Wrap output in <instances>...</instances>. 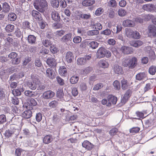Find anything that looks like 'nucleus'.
<instances>
[{"label":"nucleus","mask_w":156,"mask_h":156,"mask_svg":"<svg viewBox=\"0 0 156 156\" xmlns=\"http://www.w3.org/2000/svg\"><path fill=\"white\" fill-rule=\"evenodd\" d=\"M35 8L40 12H44L48 6L46 0H36L34 3Z\"/></svg>","instance_id":"f257e3e1"},{"label":"nucleus","mask_w":156,"mask_h":156,"mask_svg":"<svg viewBox=\"0 0 156 156\" xmlns=\"http://www.w3.org/2000/svg\"><path fill=\"white\" fill-rule=\"evenodd\" d=\"M137 59L135 57L130 58H124L122 61V65L124 67H129V68L133 69L136 66Z\"/></svg>","instance_id":"f03ea898"},{"label":"nucleus","mask_w":156,"mask_h":156,"mask_svg":"<svg viewBox=\"0 0 156 156\" xmlns=\"http://www.w3.org/2000/svg\"><path fill=\"white\" fill-rule=\"evenodd\" d=\"M31 80L28 82L27 85L30 89L35 90L40 83V81L37 76L34 75L31 76Z\"/></svg>","instance_id":"7ed1b4c3"},{"label":"nucleus","mask_w":156,"mask_h":156,"mask_svg":"<svg viewBox=\"0 0 156 156\" xmlns=\"http://www.w3.org/2000/svg\"><path fill=\"white\" fill-rule=\"evenodd\" d=\"M125 34L127 37L135 39H138L140 37V34L138 31H133L129 28L126 29Z\"/></svg>","instance_id":"20e7f679"},{"label":"nucleus","mask_w":156,"mask_h":156,"mask_svg":"<svg viewBox=\"0 0 156 156\" xmlns=\"http://www.w3.org/2000/svg\"><path fill=\"white\" fill-rule=\"evenodd\" d=\"M17 54L16 52H12L8 55V57L11 59L12 63L13 64L17 65L19 63L20 60L17 58Z\"/></svg>","instance_id":"39448f33"},{"label":"nucleus","mask_w":156,"mask_h":156,"mask_svg":"<svg viewBox=\"0 0 156 156\" xmlns=\"http://www.w3.org/2000/svg\"><path fill=\"white\" fill-rule=\"evenodd\" d=\"M148 34L151 37H156V27L153 25H150L148 27Z\"/></svg>","instance_id":"423d86ee"},{"label":"nucleus","mask_w":156,"mask_h":156,"mask_svg":"<svg viewBox=\"0 0 156 156\" xmlns=\"http://www.w3.org/2000/svg\"><path fill=\"white\" fill-rule=\"evenodd\" d=\"M120 51L124 54H130L133 53V50L130 47L126 46H122L120 49Z\"/></svg>","instance_id":"0eeeda50"},{"label":"nucleus","mask_w":156,"mask_h":156,"mask_svg":"<svg viewBox=\"0 0 156 156\" xmlns=\"http://www.w3.org/2000/svg\"><path fill=\"white\" fill-rule=\"evenodd\" d=\"M132 93V91L131 90H128L124 94L122 98L121 99V102L122 103L125 104L126 103L129 99Z\"/></svg>","instance_id":"6e6552de"},{"label":"nucleus","mask_w":156,"mask_h":156,"mask_svg":"<svg viewBox=\"0 0 156 156\" xmlns=\"http://www.w3.org/2000/svg\"><path fill=\"white\" fill-rule=\"evenodd\" d=\"M31 14L33 17L36 20L41 21L42 19L41 14L37 10H32L31 12Z\"/></svg>","instance_id":"1a4fd4ad"},{"label":"nucleus","mask_w":156,"mask_h":156,"mask_svg":"<svg viewBox=\"0 0 156 156\" xmlns=\"http://www.w3.org/2000/svg\"><path fill=\"white\" fill-rule=\"evenodd\" d=\"M113 70L115 73L117 74L122 75L124 73L122 68L117 64L113 66Z\"/></svg>","instance_id":"9d476101"},{"label":"nucleus","mask_w":156,"mask_h":156,"mask_svg":"<svg viewBox=\"0 0 156 156\" xmlns=\"http://www.w3.org/2000/svg\"><path fill=\"white\" fill-rule=\"evenodd\" d=\"M55 93L51 90H48L44 92L43 94V98L45 99H49L53 97L55 95Z\"/></svg>","instance_id":"9b49d317"},{"label":"nucleus","mask_w":156,"mask_h":156,"mask_svg":"<svg viewBox=\"0 0 156 156\" xmlns=\"http://www.w3.org/2000/svg\"><path fill=\"white\" fill-rule=\"evenodd\" d=\"M105 51H106V49L103 47L100 48L97 53V58H100L105 57Z\"/></svg>","instance_id":"f8f14e48"},{"label":"nucleus","mask_w":156,"mask_h":156,"mask_svg":"<svg viewBox=\"0 0 156 156\" xmlns=\"http://www.w3.org/2000/svg\"><path fill=\"white\" fill-rule=\"evenodd\" d=\"M16 129H15L12 126H11L10 129L6 130L5 133V136L7 138H9L12 136V134L15 132Z\"/></svg>","instance_id":"ddd939ff"},{"label":"nucleus","mask_w":156,"mask_h":156,"mask_svg":"<svg viewBox=\"0 0 156 156\" xmlns=\"http://www.w3.org/2000/svg\"><path fill=\"white\" fill-rule=\"evenodd\" d=\"M51 15L52 19L54 21L58 22L60 21V17L57 11L55 10L52 11L51 12Z\"/></svg>","instance_id":"4468645a"},{"label":"nucleus","mask_w":156,"mask_h":156,"mask_svg":"<svg viewBox=\"0 0 156 156\" xmlns=\"http://www.w3.org/2000/svg\"><path fill=\"white\" fill-rule=\"evenodd\" d=\"M99 67L104 69L108 68L109 65L108 61L107 59L101 60L98 62Z\"/></svg>","instance_id":"2eb2a0df"},{"label":"nucleus","mask_w":156,"mask_h":156,"mask_svg":"<svg viewBox=\"0 0 156 156\" xmlns=\"http://www.w3.org/2000/svg\"><path fill=\"white\" fill-rule=\"evenodd\" d=\"M47 63L50 67L54 68L57 65L56 60L53 58H48L47 60Z\"/></svg>","instance_id":"dca6fc26"},{"label":"nucleus","mask_w":156,"mask_h":156,"mask_svg":"<svg viewBox=\"0 0 156 156\" xmlns=\"http://www.w3.org/2000/svg\"><path fill=\"white\" fill-rule=\"evenodd\" d=\"M46 75L49 79H53L55 77V73L53 69L50 68L47 69Z\"/></svg>","instance_id":"f3484780"},{"label":"nucleus","mask_w":156,"mask_h":156,"mask_svg":"<svg viewBox=\"0 0 156 156\" xmlns=\"http://www.w3.org/2000/svg\"><path fill=\"white\" fill-rule=\"evenodd\" d=\"M82 146L88 150H91L93 147V145L90 142L86 140L82 143Z\"/></svg>","instance_id":"a211bd4d"},{"label":"nucleus","mask_w":156,"mask_h":156,"mask_svg":"<svg viewBox=\"0 0 156 156\" xmlns=\"http://www.w3.org/2000/svg\"><path fill=\"white\" fill-rule=\"evenodd\" d=\"M65 57L66 61L68 63H71L74 59V56L72 52L69 51L66 54Z\"/></svg>","instance_id":"6ab92c4d"},{"label":"nucleus","mask_w":156,"mask_h":156,"mask_svg":"<svg viewBox=\"0 0 156 156\" xmlns=\"http://www.w3.org/2000/svg\"><path fill=\"white\" fill-rule=\"evenodd\" d=\"M123 25L125 27H134L135 25L134 22L131 20H124L122 23Z\"/></svg>","instance_id":"aec40b11"},{"label":"nucleus","mask_w":156,"mask_h":156,"mask_svg":"<svg viewBox=\"0 0 156 156\" xmlns=\"http://www.w3.org/2000/svg\"><path fill=\"white\" fill-rule=\"evenodd\" d=\"M154 4H146L143 5L142 8L144 10L153 12Z\"/></svg>","instance_id":"412c9836"},{"label":"nucleus","mask_w":156,"mask_h":156,"mask_svg":"<svg viewBox=\"0 0 156 156\" xmlns=\"http://www.w3.org/2000/svg\"><path fill=\"white\" fill-rule=\"evenodd\" d=\"M72 36V33L67 34L62 37L61 39V41L63 42H67L71 39Z\"/></svg>","instance_id":"4be33fe9"},{"label":"nucleus","mask_w":156,"mask_h":156,"mask_svg":"<svg viewBox=\"0 0 156 156\" xmlns=\"http://www.w3.org/2000/svg\"><path fill=\"white\" fill-rule=\"evenodd\" d=\"M94 0H83L82 2V5L85 7H88L94 4Z\"/></svg>","instance_id":"5701e85b"},{"label":"nucleus","mask_w":156,"mask_h":156,"mask_svg":"<svg viewBox=\"0 0 156 156\" xmlns=\"http://www.w3.org/2000/svg\"><path fill=\"white\" fill-rule=\"evenodd\" d=\"M58 72L59 74L62 76H66L67 75V69L64 66L60 67Z\"/></svg>","instance_id":"b1692460"},{"label":"nucleus","mask_w":156,"mask_h":156,"mask_svg":"<svg viewBox=\"0 0 156 156\" xmlns=\"http://www.w3.org/2000/svg\"><path fill=\"white\" fill-rule=\"evenodd\" d=\"M107 98L110 105H111V104L114 105L115 104L117 101V98L112 95H108Z\"/></svg>","instance_id":"393cba45"},{"label":"nucleus","mask_w":156,"mask_h":156,"mask_svg":"<svg viewBox=\"0 0 156 156\" xmlns=\"http://www.w3.org/2000/svg\"><path fill=\"white\" fill-rule=\"evenodd\" d=\"M143 42L139 40L133 41L130 42V45L136 48L139 47L141 46L143 44Z\"/></svg>","instance_id":"a878e982"},{"label":"nucleus","mask_w":156,"mask_h":156,"mask_svg":"<svg viewBox=\"0 0 156 156\" xmlns=\"http://www.w3.org/2000/svg\"><path fill=\"white\" fill-rule=\"evenodd\" d=\"M32 112L30 110L25 111L22 114V116L26 119H29L32 115Z\"/></svg>","instance_id":"bb28decb"},{"label":"nucleus","mask_w":156,"mask_h":156,"mask_svg":"<svg viewBox=\"0 0 156 156\" xmlns=\"http://www.w3.org/2000/svg\"><path fill=\"white\" fill-rule=\"evenodd\" d=\"M15 26L14 25L11 24H9L6 26L5 28V30L7 33L12 32L14 31Z\"/></svg>","instance_id":"cd10ccee"},{"label":"nucleus","mask_w":156,"mask_h":156,"mask_svg":"<svg viewBox=\"0 0 156 156\" xmlns=\"http://www.w3.org/2000/svg\"><path fill=\"white\" fill-rule=\"evenodd\" d=\"M121 83L122 88L123 90H125L127 89L129 85L127 80L124 79L121 80Z\"/></svg>","instance_id":"c85d7f7f"},{"label":"nucleus","mask_w":156,"mask_h":156,"mask_svg":"<svg viewBox=\"0 0 156 156\" xmlns=\"http://www.w3.org/2000/svg\"><path fill=\"white\" fill-rule=\"evenodd\" d=\"M147 77V75L144 72L139 73L136 75V79L138 80L144 79Z\"/></svg>","instance_id":"c756f323"},{"label":"nucleus","mask_w":156,"mask_h":156,"mask_svg":"<svg viewBox=\"0 0 156 156\" xmlns=\"http://www.w3.org/2000/svg\"><path fill=\"white\" fill-rule=\"evenodd\" d=\"M27 40L29 43L31 44H35L36 41V37L33 35H30L28 37Z\"/></svg>","instance_id":"7c9ffc66"},{"label":"nucleus","mask_w":156,"mask_h":156,"mask_svg":"<svg viewBox=\"0 0 156 156\" xmlns=\"http://www.w3.org/2000/svg\"><path fill=\"white\" fill-rule=\"evenodd\" d=\"M3 11L5 13H8L9 12L10 9V6L7 2H4L2 4Z\"/></svg>","instance_id":"2f4dec72"},{"label":"nucleus","mask_w":156,"mask_h":156,"mask_svg":"<svg viewBox=\"0 0 156 156\" xmlns=\"http://www.w3.org/2000/svg\"><path fill=\"white\" fill-rule=\"evenodd\" d=\"M52 136L51 135H48L45 136L44 138L43 142L45 144H48L51 142Z\"/></svg>","instance_id":"473e14b6"},{"label":"nucleus","mask_w":156,"mask_h":156,"mask_svg":"<svg viewBox=\"0 0 156 156\" xmlns=\"http://www.w3.org/2000/svg\"><path fill=\"white\" fill-rule=\"evenodd\" d=\"M4 39L9 44H12L13 42L12 36L11 34H8L6 36L4 37Z\"/></svg>","instance_id":"72a5a7b5"},{"label":"nucleus","mask_w":156,"mask_h":156,"mask_svg":"<svg viewBox=\"0 0 156 156\" xmlns=\"http://www.w3.org/2000/svg\"><path fill=\"white\" fill-rule=\"evenodd\" d=\"M89 43L88 45L92 49H95L98 46V43L94 41H92L90 42H88Z\"/></svg>","instance_id":"f704fd0d"},{"label":"nucleus","mask_w":156,"mask_h":156,"mask_svg":"<svg viewBox=\"0 0 156 156\" xmlns=\"http://www.w3.org/2000/svg\"><path fill=\"white\" fill-rule=\"evenodd\" d=\"M16 15L13 12L9 13L8 16V19L10 21H14L16 19Z\"/></svg>","instance_id":"c9c22d12"},{"label":"nucleus","mask_w":156,"mask_h":156,"mask_svg":"<svg viewBox=\"0 0 156 156\" xmlns=\"http://www.w3.org/2000/svg\"><path fill=\"white\" fill-rule=\"evenodd\" d=\"M65 32V31L63 30H57L54 33L55 36L56 37H60L63 35Z\"/></svg>","instance_id":"e433bc0d"},{"label":"nucleus","mask_w":156,"mask_h":156,"mask_svg":"<svg viewBox=\"0 0 156 156\" xmlns=\"http://www.w3.org/2000/svg\"><path fill=\"white\" fill-rule=\"evenodd\" d=\"M148 72L151 75H154L156 72V66H151L149 69Z\"/></svg>","instance_id":"4c0bfd02"},{"label":"nucleus","mask_w":156,"mask_h":156,"mask_svg":"<svg viewBox=\"0 0 156 156\" xmlns=\"http://www.w3.org/2000/svg\"><path fill=\"white\" fill-rule=\"evenodd\" d=\"M58 103V100H54L51 101L48 104V105L51 108H55L57 106Z\"/></svg>","instance_id":"58836bf2"},{"label":"nucleus","mask_w":156,"mask_h":156,"mask_svg":"<svg viewBox=\"0 0 156 156\" xmlns=\"http://www.w3.org/2000/svg\"><path fill=\"white\" fill-rule=\"evenodd\" d=\"M118 132V129L116 127H114L110 130L109 134L111 136H113L116 135Z\"/></svg>","instance_id":"ea45409f"},{"label":"nucleus","mask_w":156,"mask_h":156,"mask_svg":"<svg viewBox=\"0 0 156 156\" xmlns=\"http://www.w3.org/2000/svg\"><path fill=\"white\" fill-rule=\"evenodd\" d=\"M56 95L57 97L60 98H62L64 96L63 89H58L56 92Z\"/></svg>","instance_id":"a19ab883"},{"label":"nucleus","mask_w":156,"mask_h":156,"mask_svg":"<svg viewBox=\"0 0 156 156\" xmlns=\"http://www.w3.org/2000/svg\"><path fill=\"white\" fill-rule=\"evenodd\" d=\"M43 44L46 47H48L51 45L52 43L50 39H45L42 41Z\"/></svg>","instance_id":"79ce46f5"},{"label":"nucleus","mask_w":156,"mask_h":156,"mask_svg":"<svg viewBox=\"0 0 156 156\" xmlns=\"http://www.w3.org/2000/svg\"><path fill=\"white\" fill-rule=\"evenodd\" d=\"M99 33V31L96 30H89L87 32V35L91 36L98 35Z\"/></svg>","instance_id":"37998d69"},{"label":"nucleus","mask_w":156,"mask_h":156,"mask_svg":"<svg viewBox=\"0 0 156 156\" xmlns=\"http://www.w3.org/2000/svg\"><path fill=\"white\" fill-rule=\"evenodd\" d=\"M28 104L32 106H34L37 105V102L33 98H30L28 100L27 102Z\"/></svg>","instance_id":"c03bdc74"},{"label":"nucleus","mask_w":156,"mask_h":156,"mask_svg":"<svg viewBox=\"0 0 156 156\" xmlns=\"http://www.w3.org/2000/svg\"><path fill=\"white\" fill-rule=\"evenodd\" d=\"M154 16L152 15L148 14L145 16V18H147L148 20L150 19H152V22L154 24L156 25V18L154 17Z\"/></svg>","instance_id":"a18cd8bd"},{"label":"nucleus","mask_w":156,"mask_h":156,"mask_svg":"<svg viewBox=\"0 0 156 156\" xmlns=\"http://www.w3.org/2000/svg\"><path fill=\"white\" fill-rule=\"evenodd\" d=\"M50 3L54 8H57L59 6V2L58 0H51Z\"/></svg>","instance_id":"49530a36"},{"label":"nucleus","mask_w":156,"mask_h":156,"mask_svg":"<svg viewBox=\"0 0 156 156\" xmlns=\"http://www.w3.org/2000/svg\"><path fill=\"white\" fill-rule=\"evenodd\" d=\"M79 79V77L74 76H72L70 79V82L72 84H75L77 82Z\"/></svg>","instance_id":"de8ad7c7"},{"label":"nucleus","mask_w":156,"mask_h":156,"mask_svg":"<svg viewBox=\"0 0 156 156\" xmlns=\"http://www.w3.org/2000/svg\"><path fill=\"white\" fill-rule=\"evenodd\" d=\"M25 94L27 97H34L35 96V92L29 90H26L24 92Z\"/></svg>","instance_id":"09e8293b"},{"label":"nucleus","mask_w":156,"mask_h":156,"mask_svg":"<svg viewBox=\"0 0 156 156\" xmlns=\"http://www.w3.org/2000/svg\"><path fill=\"white\" fill-rule=\"evenodd\" d=\"M92 70V69L91 67H88L85 68L82 72V73L83 74L86 75L89 73Z\"/></svg>","instance_id":"8fccbe9b"},{"label":"nucleus","mask_w":156,"mask_h":156,"mask_svg":"<svg viewBox=\"0 0 156 156\" xmlns=\"http://www.w3.org/2000/svg\"><path fill=\"white\" fill-rule=\"evenodd\" d=\"M113 85L115 88L117 90H119L120 89V86L119 82L117 80H115L113 83Z\"/></svg>","instance_id":"3c124183"},{"label":"nucleus","mask_w":156,"mask_h":156,"mask_svg":"<svg viewBox=\"0 0 156 156\" xmlns=\"http://www.w3.org/2000/svg\"><path fill=\"white\" fill-rule=\"evenodd\" d=\"M118 15L122 17L125 16L126 14V11L124 9L122 8L118 10Z\"/></svg>","instance_id":"603ef678"},{"label":"nucleus","mask_w":156,"mask_h":156,"mask_svg":"<svg viewBox=\"0 0 156 156\" xmlns=\"http://www.w3.org/2000/svg\"><path fill=\"white\" fill-rule=\"evenodd\" d=\"M86 63V59L83 58H80L78 59L77 63L79 65H84Z\"/></svg>","instance_id":"864d4df0"},{"label":"nucleus","mask_w":156,"mask_h":156,"mask_svg":"<svg viewBox=\"0 0 156 156\" xmlns=\"http://www.w3.org/2000/svg\"><path fill=\"white\" fill-rule=\"evenodd\" d=\"M104 11L103 9L101 7L98 8L95 12V14L97 16H100Z\"/></svg>","instance_id":"5fc2aeb1"},{"label":"nucleus","mask_w":156,"mask_h":156,"mask_svg":"<svg viewBox=\"0 0 156 156\" xmlns=\"http://www.w3.org/2000/svg\"><path fill=\"white\" fill-rule=\"evenodd\" d=\"M108 5L110 7L114 8L116 7L117 4L115 0H111L108 2Z\"/></svg>","instance_id":"6e6d98bb"},{"label":"nucleus","mask_w":156,"mask_h":156,"mask_svg":"<svg viewBox=\"0 0 156 156\" xmlns=\"http://www.w3.org/2000/svg\"><path fill=\"white\" fill-rule=\"evenodd\" d=\"M103 84L102 83H98L94 85L93 88L94 90H98L103 87Z\"/></svg>","instance_id":"4d7b16f0"},{"label":"nucleus","mask_w":156,"mask_h":156,"mask_svg":"<svg viewBox=\"0 0 156 156\" xmlns=\"http://www.w3.org/2000/svg\"><path fill=\"white\" fill-rule=\"evenodd\" d=\"M140 130L139 127H133L130 129V133H138Z\"/></svg>","instance_id":"13d9d810"},{"label":"nucleus","mask_w":156,"mask_h":156,"mask_svg":"<svg viewBox=\"0 0 156 156\" xmlns=\"http://www.w3.org/2000/svg\"><path fill=\"white\" fill-rule=\"evenodd\" d=\"M42 115L41 113L38 112L36 114V119L37 122H40L42 119Z\"/></svg>","instance_id":"bf43d9fd"},{"label":"nucleus","mask_w":156,"mask_h":156,"mask_svg":"<svg viewBox=\"0 0 156 156\" xmlns=\"http://www.w3.org/2000/svg\"><path fill=\"white\" fill-rule=\"evenodd\" d=\"M56 80L58 83L61 86L63 85L64 84V80L59 76L56 77Z\"/></svg>","instance_id":"052dcab7"},{"label":"nucleus","mask_w":156,"mask_h":156,"mask_svg":"<svg viewBox=\"0 0 156 156\" xmlns=\"http://www.w3.org/2000/svg\"><path fill=\"white\" fill-rule=\"evenodd\" d=\"M12 93L14 96H19L21 94L20 90L18 89H14L12 91Z\"/></svg>","instance_id":"680f3d73"},{"label":"nucleus","mask_w":156,"mask_h":156,"mask_svg":"<svg viewBox=\"0 0 156 156\" xmlns=\"http://www.w3.org/2000/svg\"><path fill=\"white\" fill-rule=\"evenodd\" d=\"M30 23L28 21H25L23 23V27L25 29H30Z\"/></svg>","instance_id":"e2e57ef3"},{"label":"nucleus","mask_w":156,"mask_h":156,"mask_svg":"<svg viewBox=\"0 0 156 156\" xmlns=\"http://www.w3.org/2000/svg\"><path fill=\"white\" fill-rule=\"evenodd\" d=\"M50 49L53 53H56L58 51V49L54 45H51L50 47Z\"/></svg>","instance_id":"0e129e2a"},{"label":"nucleus","mask_w":156,"mask_h":156,"mask_svg":"<svg viewBox=\"0 0 156 156\" xmlns=\"http://www.w3.org/2000/svg\"><path fill=\"white\" fill-rule=\"evenodd\" d=\"M19 100L18 98L16 97H14L12 98L11 102L14 105H16L19 103Z\"/></svg>","instance_id":"69168bd1"},{"label":"nucleus","mask_w":156,"mask_h":156,"mask_svg":"<svg viewBox=\"0 0 156 156\" xmlns=\"http://www.w3.org/2000/svg\"><path fill=\"white\" fill-rule=\"evenodd\" d=\"M80 87L81 90L82 91L85 90L87 89V86L84 82L81 83L80 84Z\"/></svg>","instance_id":"338daca9"},{"label":"nucleus","mask_w":156,"mask_h":156,"mask_svg":"<svg viewBox=\"0 0 156 156\" xmlns=\"http://www.w3.org/2000/svg\"><path fill=\"white\" fill-rule=\"evenodd\" d=\"M6 121L5 115L2 114L0 115V124H3Z\"/></svg>","instance_id":"774afa93"}]
</instances>
